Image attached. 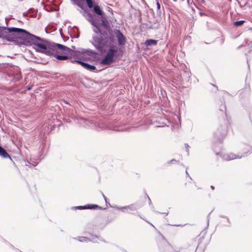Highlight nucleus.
Wrapping results in <instances>:
<instances>
[{"instance_id": "obj_1", "label": "nucleus", "mask_w": 252, "mask_h": 252, "mask_svg": "<svg viewBox=\"0 0 252 252\" xmlns=\"http://www.w3.org/2000/svg\"><path fill=\"white\" fill-rule=\"evenodd\" d=\"M24 41L29 44H33V48L38 52L51 56L57 52V48L61 50H68L69 48L62 44L50 43L46 40L41 39L39 36L30 33L27 31L23 35Z\"/></svg>"}, {"instance_id": "obj_2", "label": "nucleus", "mask_w": 252, "mask_h": 252, "mask_svg": "<svg viewBox=\"0 0 252 252\" xmlns=\"http://www.w3.org/2000/svg\"><path fill=\"white\" fill-rule=\"evenodd\" d=\"M24 41L29 44H33V48L38 52L51 56L57 52V48L61 50H68L69 48L62 44L50 43L46 40L41 39L39 36L30 33L27 31L23 35Z\"/></svg>"}, {"instance_id": "obj_3", "label": "nucleus", "mask_w": 252, "mask_h": 252, "mask_svg": "<svg viewBox=\"0 0 252 252\" xmlns=\"http://www.w3.org/2000/svg\"><path fill=\"white\" fill-rule=\"evenodd\" d=\"M83 15L84 17L91 22L92 24L96 27L94 32L96 33H99L100 36H94V44L98 50H101L104 46H110L113 43V38L110 36L107 32L102 33L100 30L96 26L95 23L93 21V15L84 10Z\"/></svg>"}, {"instance_id": "obj_4", "label": "nucleus", "mask_w": 252, "mask_h": 252, "mask_svg": "<svg viewBox=\"0 0 252 252\" xmlns=\"http://www.w3.org/2000/svg\"><path fill=\"white\" fill-rule=\"evenodd\" d=\"M74 54L76 58L79 59L80 60H74V61H72V62H75L79 63L83 67L88 70L94 71L95 70L96 67L94 65L89 64V63H85L81 60H83L88 61L92 60L93 58H94V57L97 55V53L95 52L92 50L82 49L79 51H75Z\"/></svg>"}, {"instance_id": "obj_5", "label": "nucleus", "mask_w": 252, "mask_h": 252, "mask_svg": "<svg viewBox=\"0 0 252 252\" xmlns=\"http://www.w3.org/2000/svg\"><path fill=\"white\" fill-rule=\"evenodd\" d=\"M27 32L26 30L21 28L3 27L0 30V36L1 38L8 41H16L19 35L23 38V35Z\"/></svg>"}, {"instance_id": "obj_6", "label": "nucleus", "mask_w": 252, "mask_h": 252, "mask_svg": "<svg viewBox=\"0 0 252 252\" xmlns=\"http://www.w3.org/2000/svg\"><path fill=\"white\" fill-rule=\"evenodd\" d=\"M118 50L113 47H111L108 51L105 56L100 62L102 65H108L114 62V58L116 54L118 53Z\"/></svg>"}, {"instance_id": "obj_7", "label": "nucleus", "mask_w": 252, "mask_h": 252, "mask_svg": "<svg viewBox=\"0 0 252 252\" xmlns=\"http://www.w3.org/2000/svg\"><path fill=\"white\" fill-rule=\"evenodd\" d=\"M159 248L161 252H174L172 247L165 237L161 238L159 243Z\"/></svg>"}, {"instance_id": "obj_8", "label": "nucleus", "mask_w": 252, "mask_h": 252, "mask_svg": "<svg viewBox=\"0 0 252 252\" xmlns=\"http://www.w3.org/2000/svg\"><path fill=\"white\" fill-rule=\"evenodd\" d=\"M116 37L117 38L118 44L120 46H124L126 44V40L123 33L119 30H116L114 31Z\"/></svg>"}, {"instance_id": "obj_9", "label": "nucleus", "mask_w": 252, "mask_h": 252, "mask_svg": "<svg viewBox=\"0 0 252 252\" xmlns=\"http://www.w3.org/2000/svg\"><path fill=\"white\" fill-rule=\"evenodd\" d=\"M74 239L75 241L83 243H88L89 242L98 243L99 237H74Z\"/></svg>"}, {"instance_id": "obj_10", "label": "nucleus", "mask_w": 252, "mask_h": 252, "mask_svg": "<svg viewBox=\"0 0 252 252\" xmlns=\"http://www.w3.org/2000/svg\"><path fill=\"white\" fill-rule=\"evenodd\" d=\"M222 158L226 160H230L236 158H240L245 156H239V155H235L233 153H224L220 154Z\"/></svg>"}, {"instance_id": "obj_11", "label": "nucleus", "mask_w": 252, "mask_h": 252, "mask_svg": "<svg viewBox=\"0 0 252 252\" xmlns=\"http://www.w3.org/2000/svg\"><path fill=\"white\" fill-rule=\"evenodd\" d=\"M210 241L209 237H200L198 240L197 248L204 249Z\"/></svg>"}, {"instance_id": "obj_12", "label": "nucleus", "mask_w": 252, "mask_h": 252, "mask_svg": "<svg viewBox=\"0 0 252 252\" xmlns=\"http://www.w3.org/2000/svg\"><path fill=\"white\" fill-rule=\"evenodd\" d=\"M70 50V49L69 48L68 50H61V49H60L59 48H57V52H56V53L54 54L53 55H51L52 56H54L56 57V58L57 59H58V60H61V61H64V60H66L68 59V57L67 56H65V55H58L57 53H58V51L59 50H61V51H68L69 50Z\"/></svg>"}, {"instance_id": "obj_13", "label": "nucleus", "mask_w": 252, "mask_h": 252, "mask_svg": "<svg viewBox=\"0 0 252 252\" xmlns=\"http://www.w3.org/2000/svg\"><path fill=\"white\" fill-rule=\"evenodd\" d=\"M0 156L2 157L3 158H9L10 157L6 151L0 145Z\"/></svg>"}, {"instance_id": "obj_14", "label": "nucleus", "mask_w": 252, "mask_h": 252, "mask_svg": "<svg viewBox=\"0 0 252 252\" xmlns=\"http://www.w3.org/2000/svg\"><path fill=\"white\" fill-rule=\"evenodd\" d=\"M138 206L137 205L135 204H130L129 205L126 206V209L129 212V213L131 211H134L138 209Z\"/></svg>"}, {"instance_id": "obj_15", "label": "nucleus", "mask_w": 252, "mask_h": 252, "mask_svg": "<svg viewBox=\"0 0 252 252\" xmlns=\"http://www.w3.org/2000/svg\"><path fill=\"white\" fill-rule=\"evenodd\" d=\"M158 41L154 39H148L145 41V44L147 46L155 45L157 44Z\"/></svg>"}, {"instance_id": "obj_16", "label": "nucleus", "mask_w": 252, "mask_h": 252, "mask_svg": "<svg viewBox=\"0 0 252 252\" xmlns=\"http://www.w3.org/2000/svg\"><path fill=\"white\" fill-rule=\"evenodd\" d=\"M94 11L95 13H96L98 15L101 16L103 15V12L100 9V7L98 5H95L94 6Z\"/></svg>"}, {"instance_id": "obj_17", "label": "nucleus", "mask_w": 252, "mask_h": 252, "mask_svg": "<svg viewBox=\"0 0 252 252\" xmlns=\"http://www.w3.org/2000/svg\"><path fill=\"white\" fill-rule=\"evenodd\" d=\"M156 1L157 6V13L159 15H160L161 14V10L160 3L159 2L158 0H156Z\"/></svg>"}, {"instance_id": "obj_18", "label": "nucleus", "mask_w": 252, "mask_h": 252, "mask_svg": "<svg viewBox=\"0 0 252 252\" xmlns=\"http://www.w3.org/2000/svg\"><path fill=\"white\" fill-rule=\"evenodd\" d=\"M97 208H100V207H99L97 205L92 204V205H86L87 209H97Z\"/></svg>"}, {"instance_id": "obj_19", "label": "nucleus", "mask_w": 252, "mask_h": 252, "mask_svg": "<svg viewBox=\"0 0 252 252\" xmlns=\"http://www.w3.org/2000/svg\"><path fill=\"white\" fill-rule=\"evenodd\" d=\"M115 208L116 209L121 210L123 212H126V213H129V212L127 210L126 206L121 207H115Z\"/></svg>"}, {"instance_id": "obj_20", "label": "nucleus", "mask_w": 252, "mask_h": 252, "mask_svg": "<svg viewBox=\"0 0 252 252\" xmlns=\"http://www.w3.org/2000/svg\"><path fill=\"white\" fill-rule=\"evenodd\" d=\"M244 23H245L244 20L238 21L235 22L234 23V25L236 27H239V26L242 25Z\"/></svg>"}, {"instance_id": "obj_21", "label": "nucleus", "mask_w": 252, "mask_h": 252, "mask_svg": "<svg viewBox=\"0 0 252 252\" xmlns=\"http://www.w3.org/2000/svg\"><path fill=\"white\" fill-rule=\"evenodd\" d=\"M88 7L89 8H92L93 6V1L92 0H85Z\"/></svg>"}, {"instance_id": "obj_22", "label": "nucleus", "mask_w": 252, "mask_h": 252, "mask_svg": "<svg viewBox=\"0 0 252 252\" xmlns=\"http://www.w3.org/2000/svg\"><path fill=\"white\" fill-rule=\"evenodd\" d=\"M38 162L39 160L38 159H36L35 161H33L31 159L30 160V162H28L30 164H32L34 166L36 165Z\"/></svg>"}, {"instance_id": "obj_23", "label": "nucleus", "mask_w": 252, "mask_h": 252, "mask_svg": "<svg viewBox=\"0 0 252 252\" xmlns=\"http://www.w3.org/2000/svg\"><path fill=\"white\" fill-rule=\"evenodd\" d=\"M71 1L76 4H77L79 7H80L82 9H83L82 5L80 4L78 0H71Z\"/></svg>"}, {"instance_id": "obj_24", "label": "nucleus", "mask_w": 252, "mask_h": 252, "mask_svg": "<svg viewBox=\"0 0 252 252\" xmlns=\"http://www.w3.org/2000/svg\"><path fill=\"white\" fill-rule=\"evenodd\" d=\"M185 148H186V152L187 153V155H189V146L188 145V144H187V143H186L185 144Z\"/></svg>"}, {"instance_id": "obj_25", "label": "nucleus", "mask_w": 252, "mask_h": 252, "mask_svg": "<svg viewBox=\"0 0 252 252\" xmlns=\"http://www.w3.org/2000/svg\"><path fill=\"white\" fill-rule=\"evenodd\" d=\"M76 209L82 210V209H87L86 205L85 206H80L76 207Z\"/></svg>"}, {"instance_id": "obj_26", "label": "nucleus", "mask_w": 252, "mask_h": 252, "mask_svg": "<svg viewBox=\"0 0 252 252\" xmlns=\"http://www.w3.org/2000/svg\"><path fill=\"white\" fill-rule=\"evenodd\" d=\"M177 161L175 159H172L168 162L169 164H173L176 163Z\"/></svg>"}, {"instance_id": "obj_27", "label": "nucleus", "mask_w": 252, "mask_h": 252, "mask_svg": "<svg viewBox=\"0 0 252 252\" xmlns=\"http://www.w3.org/2000/svg\"><path fill=\"white\" fill-rule=\"evenodd\" d=\"M102 195L106 203H107V198H106V197L104 195V194L103 193H102Z\"/></svg>"}, {"instance_id": "obj_28", "label": "nucleus", "mask_w": 252, "mask_h": 252, "mask_svg": "<svg viewBox=\"0 0 252 252\" xmlns=\"http://www.w3.org/2000/svg\"><path fill=\"white\" fill-rule=\"evenodd\" d=\"M148 199H149V204H151V200L150 198L148 196Z\"/></svg>"}, {"instance_id": "obj_29", "label": "nucleus", "mask_w": 252, "mask_h": 252, "mask_svg": "<svg viewBox=\"0 0 252 252\" xmlns=\"http://www.w3.org/2000/svg\"><path fill=\"white\" fill-rule=\"evenodd\" d=\"M211 188L212 189H214V187L213 186H211Z\"/></svg>"}, {"instance_id": "obj_30", "label": "nucleus", "mask_w": 252, "mask_h": 252, "mask_svg": "<svg viewBox=\"0 0 252 252\" xmlns=\"http://www.w3.org/2000/svg\"><path fill=\"white\" fill-rule=\"evenodd\" d=\"M63 102L65 103V104H68V102L65 101V100H63Z\"/></svg>"}, {"instance_id": "obj_31", "label": "nucleus", "mask_w": 252, "mask_h": 252, "mask_svg": "<svg viewBox=\"0 0 252 252\" xmlns=\"http://www.w3.org/2000/svg\"><path fill=\"white\" fill-rule=\"evenodd\" d=\"M99 240H100V241L105 242V241H104V240L103 239H99Z\"/></svg>"}, {"instance_id": "obj_32", "label": "nucleus", "mask_w": 252, "mask_h": 252, "mask_svg": "<svg viewBox=\"0 0 252 252\" xmlns=\"http://www.w3.org/2000/svg\"><path fill=\"white\" fill-rule=\"evenodd\" d=\"M186 174H187V175H189V174H188V172H187V170H186Z\"/></svg>"}, {"instance_id": "obj_33", "label": "nucleus", "mask_w": 252, "mask_h": 252, "mask_svg": "<svg viewBox=\"0 0 252 252\" xmlns=\"http://www.w3.org/2000/svg\"><path fill=\"white\" fill-rule=\"evenodd\" d=\"M174 1H176L177 0H173Z\"/></svg>"}, {"instance_id": "obj_34", "label": "nucleus", "mask_w": 252, "mask_h": 252, "mask_svg": "<svg viewBox=\"0 0 252 252\" xmlns=\"http://www.w3.org/2000/svg\"><path fill=\"white\" fill-rule=\"evenodd\" d=\"M31 89V88L29 87V88H28V90H30Z\"/></svg>"}]
</instances>
